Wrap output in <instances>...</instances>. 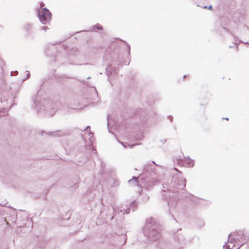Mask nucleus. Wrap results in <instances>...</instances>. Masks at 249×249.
Masks as SVG:
<instances>
[{"instance_id": "nucleus-1", "label": "nucleus", "mask_w": 249, "mask_h": 249, "mask_svg": "<svg viewBox=\"0 0 249 249\" xmlns=\"http://www.w3.org/2000/svg\"><path fill=\"white\" fill-rule=\"evenodd\" d=\"M160 229L159 224L155 222L154 218L147 219L143 228L144 235L152 241L159 238L160 236Z\"/></svg>"}, {"instance_id": "nucleus-2", "label": "nucleus", "mask_w": 249, "mask_h": 249, "mask_svg": "<svg viewBox=\"0 0 249 249\" xmlns=\"http://www.w3.org/2000/svg\"><path fill=\"white\" fill-rule=\"evenodd\" d=\"M37 98V97L36 96L33 97L32 100L35 105V107L37 112L46 111L51 116L54 114L57 108L54 103L51 101L45 99L39 101Z\"/></svg>"}, {"instance_id": "nucleus-3", "label": "nucleus", "mask_w": 249, "mask_h": 249, "mask_svg": "<svg viewBox=\"0 0 249 249\" xmlns=\"http://www.w3.org/2000/svg\"><path fill=\"white\" fill-rule=\"evenodd\" d=\"M38 16L40 22L46 24L51 20L52 14L48 9L44 8L38 10Z\"/></svg>"}, {"instance_id": "nucleus-4", "label": "nucleus", "mask_w": 249, "mask_h": 249, "mask_svg": "<svg viewBox=\"0 0 249 249\" xmlns=\"http://www.w3.org/2000/svg\"><path fill=\"white\" fill-rule=\"evenodd\" d=\"M238 238L231 239L223 246V249H239L243 245V243H239Z\"/></svg>"}, {"instance_id": "nucleus-5", "label": "nucleus", "mask_w": 249, "mask_h": 249, "mask_svg": "<svg viewBox=\"0 0 249 249\" xmlns=\"http://www.w3.org/2000/svg\"><path fill=\"white\" fill-rule=\"evenodd\" d=\"M175 170L178 172V177L179 178L177 180V178H175L174 179L175 183H176L175 185V187L176 188H178V189H183L184 187L186 186V182H185V179L182 178L181 177V176L179 175V174H181V173L178 171V169L176 168H175Z\"/></svg>"}, {"instance_id": "nucleus-6", "label": "nucleus", "mask_w": 249, "mask_h": 249, "mask_svg": "<svg viewBox=\"0 0 249 249\" xmlns=\"http://www.w3.org/2000/svg\"><path fill=\"white\" fill-rule=\"evenodd\" d=\"M113 209L114 213L115 214H116L117 213L119 214L120 213H122L123 214H124V213L128 214L130 212L129 208H127V209L124 210V212H123L122 210H120L118 208H113Z\"/></svg>"}, {"instance_id": "nucleus-7", "label": "nucleus", "mask_w": 249, "mask_h": 249, "mask_svg": "<svg viewBox=\"0 0 249 249\" xmlns=\"http://www.w3.org/2000/svg\"><path fill=\"white\" fill-rule=\"evenodd\" d=\"M51 133L52 134L51 135L53 136L61 137V136H65L66 135V133L65 132H62L61 130H58L55 132H51Z\"/></svg>"}, {"instance_id": "nucleus-8", "label": "nucleus", "mask_w": 249, "mask_h": 249, "mask_svg": "<svg viewBox=\"0 0 249 249\" xmlns=\"http://www.w3.org/2000/svg\"><path fill=\"white\" fill-rule=\"evenodd\" d=\"M128 183L130 184H133L134 185L139 186V183L138 182V178L135 177H133L131 179L128 180Z\"/></svg>"}, {"instance_id": "nucleus-9", "label": "nucleus", "mask_w": 249, "mask_h": 249, "mask_svg": "<svg viewBox=\"0 0 249 249\" xmlns=\"http://www.w3.org/2000/svg\"><path fill=\"white\" fill-rule=\"evenodd\" d=\"M185 162L188 164L189 167H193L194 166V163L193 162V160L190 159L189 157L185 158Z\"/></svg>"}, {"instance_id": "nucleus-10", "label": "nucleus", "mask_w": 249, "mask_h": 249, "mask_svg": "<svg viewBox=\"0 0 249 249\" xmlns=\"http://www.w3.org/2000/svg\"><path fill=\"white\" fill-rule=\"evenodd\" d=\"M177 200H173V199H171L168 202V205L170 208H175L177 205Z\"/></svg>"}, {"instance_id": "nucleus-11", "label": "nucleus", "mask_w": 249, "mask_h": 249, "mask_svg": "<svg viewBox=\"0 0 249 249\" xmlns=\"http://www.w3.org/2000/svg\"><path fill=\"white\" fill-rule=\"evenodd\" d=\"M95 29H101V30H103V28L100 26L99 25V24L96 25V26H94L93 27V30H95Z\"/></svg>"}, {"instance_id": "nucleus-12", "label": "nucleus", "mask_w": 249, "mask_h": 249, "mask_svg": "<svg viewBox=\"0 0 249 249\" xmlns=\"http://www.w3.org/2000/svg\"><path fill=\"white\" fill-rule=\"evenodd\" d=\"M27 77L25 79H23V81H24L25 80L27 79H28L29 77H30V72L29 71H27Z\"/></svg>"}, {"instance_id": "nucleus-13", "label": "nucleus", "mask_w": 249, "mask_h": 249, "mask_svg": "<svg viewBox=\"0 0 249 249\" xmlns=\"http://www.w3.org/2000/svg\"><path fill=\"white\" fill-rule=\"evenodd\" d=\"M147 167H148V165H144L143 167L144 170H148Z\"/></svg>"}, {"instance_id": "nucleus-14", "label": "nucleus", "mask_w": 249, "mask_h": 249, "mask_svg": "<svg viewBox=\"0 0 249 249\" xmlns=\"http://www.w3.org/2000/svg\"><path fill=\"white\" fill-rule=\"evenodd\" d=\"M48 29L47 26H43L42 27L41 29L43 30H46Z\"/></svg>"}, {"instance_id": "nucleus-15", "label": "nucleus", "mask_w": 249, "mask_h": 249, "mask_svg": "<svg viewBox=\"0 0 249 249\" xmlns=\"http://www.w3.org/2000/svg\"><path fill=\"white\" fill-rule=\"evenodd\" d=\"M44 3H42L40 4V9H42V8H43V7H44Z\"/></svg>"}, {"instance_id": "nucleus-16", "label": "nucleus", "mask_w": 249, "mask_h": 249, "mask_svg": "<svg viewBox=\"0 0 249 249\" xmlns=\"http://www.w3.org/2000/svg\"><path fill=\"white\" fill-rule=\"evenodd\" d=\"M154 182L152 181V182H151L150 184L148 185V186L149 187L152 186L154 185Z\"/></svg>"}, {"instance_id": "nucleus-17", "label": "nucleus", "mask_w": 249, "mask_h": 249, "mask_svg": "<svg viewBox=\"0 0 249 249\" xmlns=\"http://www.w3.org/2000/svg\"><path fill=\"white\" fill-rule=\"evenodd\" d=\"M208 9H209V10L212 9V5L209 6L208 7Z\"/></svg>"}, {"instance_id": "nucleus-18", "label": "nucleus", "mask_w": 249, "mask_h": 249, "mask_svg": "<svg viewBox=\"0 0 249 249\" xmlns=\"http://www.w3.org/2000/svg\"><path fill=\"white\" fill-rule=\"evenodd\" d=\"M90 128V127H89V126H87V127L84 129V130H87V129H88V128Z\"/></svg>"}, {"instance_id": "nucleus-19", "label": "nucleus", "mask_w": 249, "mask_h": 249, "mask_svg": "<svg viewBox=\"0 0 249 249\" xmlns=\"http://www.w3.org/2000/svg\"><path fill=\"white\" fill-rule=\"evenodd\" d=\"M225 119L227 120H229V118H225Z\"/></svg>"}, {"instance_id": "nucleus-20", "label": "nucleus", "mask_w": 249, "mask_h": 249, "mask_svg": "<svg viewBox=\"0 0 249 249\" xmlns=\"http://www.w3.org/2000/svg\"><path fill=\"white\" fill-rule=\"evenodd\" d=\"M15 73H18V71H15Z\"/></svg>"}, {"instance_id": "nucleus-21", "label": "nucleus", "mask_w": 249, "mask_h": 249, "mask_svg": "<svg viewBox=\"0 0 249 249\" xmlns=\"http://www.w3.org/2000/svg\"><path fill=\"white\" fill-rule=\"evenodd\" d=\"M90 135H91V137H92V136H93V134H92V133H90Z\"/></svg>"}, {"instance_id": "nucleus-22", "label": "nucleus", "mask_w": 249, "mask_h": 249, "mask_svg": "<svg viewBox=\"0 0 249 249\" xmlns=\"http://www.w3.org/2000/svg\"><path fill=\"white\" fill-rule=\"evenodd\" d=\"M203 8H207V6H205Z\"/></svg>"}, {"instance_id": "nucleus-23", "label": "nucleus", "mask_w": 249, "mask_h": 249, "mask_svg": "<svg viewBox=\"0 0 249 249\" xmlns=\"http://www.w3.org/2000/svg\"><path fill=\"white\" fill-rule=\"evenodd\" d=\"M152 162L154 164H155V162L154 161H152Z\"/></svg>"}, {"instance_id": "nucleus-24", "label": "nucleus", "mask_w": 249, "mask_h": 249, "mask_svg": "<svg viewBox=\"0 0 249 249\" xmlns=\"http://www.w3.org/2000/svg\"><path fill=\"white\" fill-rule=\"evenodd\" d=\"M123 146H124V147H126V145H124V144H123Z\"/></svg>"}, {"instance_id": "nucleus-25", "label": "nucleus", "mask_w": 249, "mask_h": 249, "mask_svg": "<svg viewBox=\"0 0 249 249\" xmlns=\"http://www.w3.org/2000/svg\"><path fill=\"white\" fill-rule=\"evenodd\" d=\"M130 48L129 47V51H130Z\"/></svg>"}, {"instance_id": "nucleus-26", "label": "nucleus", "mask_w": 249, "mask_h": 249, "mask_svg": "<svg viewBox=\"0 0 249 249\" xmlns=\"http://www.w3.org/2000/svg\"><path fill=\"white\" fill-rule=\"evenodd\" d=\"M130 146V147H131V148H132V146H133V145H131V146Z\"/></svg>"}]
</instances>
